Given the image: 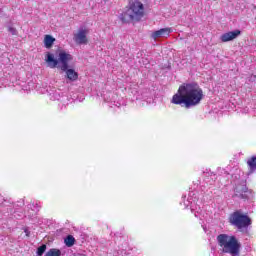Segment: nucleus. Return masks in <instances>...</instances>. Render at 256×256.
Returning <instances> with one entry per match:
<instances>
[{
    "label": "nucleus",
    "instance_id": "nucleus-8",
    "mask_svg": "<svg viewBox=\"0 0 256 256\" xmlns=\"http://www.w3.org/2000/svg\"><path fill=\"white\" fill-rule=\"evenodd\" d=\"M241 35L240 30H234L230 32H226L220 36V41L222 43H229V41H233V39H237Z\"/></svg>",
    "mask_w": 256,
    "mask_h": 256
},
{
    "label": "nucleus",
    "instance_id": "nucleus-17",
    "mask_svg": "<svg viewBox=\"0 0 256 256\" xmlns=\"http://www.w3.org/2000/svg\"><path fill=\"white\" fill-rule=\"evenodd\" d=\"M248 161H256V156H252L251 158L248 159Z\"/></svg>",
    "mask_w": 256,
    "mask_h": 256
},
{
    "label": "nucleus",
    "instance_id": "nucleus-21",
    "mask_svg": "<svg viewBox=\"0 0 256 256\" xmlns=\"http://www.w3.org/2000/svg\"><path fill=\"white\" fill-rule=\"evenodd\" d=\"M109 96H110V97H113V94L110 93Z\"/></svg>",
    "mask_w": 256,
    "mask_h": 256
},
{
    "label": "nucleus",
    "instance_id": "nucleus-9",
    "mask_svg": "<svg viewBox=\"0 0 256 256\" xmlns=\"http://www.w3.org/2000/svg\"><path fill=\"white\" fill-rule=\"evenodd\" d=\"M173 33V29L171 28H162L152 33V39H161V37H169Z\"/></svg>",
    "mask_w": 256,
    "mask_h": 256
},
{
    "label": "nucleus",
    "instance_id": "nucleus-19",
    "mask_svg": "<svg viewBox=\"0 0 256 256\" xmlns=\"http://www.w3.org/2000/svg\"><path fill=\"white\" fill-rule=\"evenodd\" d=\"M26 236L29 237V232H27V230H25Z\"/></svg>",
    "mask_w": 256,
    "mask_h": 256
},
{
    "label": "nucleus",
    "instance_id": "nucleus-15",
    "mask_svg": "<svg viewBox=\"0 0 256 256\" xmlns=\"http://www.w3.org/2000/svg\"><path fill=\"white\" fill-rule=\"evenodd\" d=\"M105 101L109 103V107H121V103L119 102L111 101V100H108L107 98H105Z\"/></svg>",
    "mask_w": 256,
    "mask_h": 256
},
{
    "label": "nucleus",
    "instance_id": "nucleus-2",
    "mask_svg": "<svg viewBox=\"0 0 256 256\" xmlns=\"http://www.w3.org/2000/svg\"><path fill=\"white\" fill-rule=\"evenodd\" d=\"M71 59H73L71 54L65 51H60L58 53V59H55V54L48 52L45 61L50 69H56L57 67L61 69V71L66 72V77L69 81H77V79H79V74L75 70L69 69V61H71Z\"/></svg>",
    "mask_w": 256,
    "mask_h": 256
},
{
    "label": "nucleus",
    "instance_id": "nucleus-5",
    "mask_svg": "<svg viewBox=\"0 0 256 256\" xmlns=\"http://www.w3.org/2000/svg\"><path fill=\"white\" fill-rule=\"evenodd\" d=\"M229 223L236 227V229L239 231H243V229H249L253 221L251 220V217L247 215V213H243V210H236L230 214Z\"/></svg>",
    "mask_w": 256,
    "mask_h": 256
},
{
    "label": "nucleus",
    "instance_id": "nucleus-11",
    "mask_svg": "<svg viewBox=\"0 0 256 256\" xmlns=\"http://www.w3.org/2000/svg\"><path fill=\"white\" fill-rule=\"evenodd\" d=\"M64 243H65L66 247H73V245H75V237H73V235H68L64 239Z\"/></svg>",
    "mask_w": 256,
    "mask_h": 256
},
{
    "label": "nucleus",
    "instance_id": "nucleus-14",
    "mask_svg": "<svg viewBox=\"0 0 256 256\" xmlns=\"http://www.w3.org/2000/svg\"><path fill=\"white\" fill-rule=\"evenodd\" d=\"M45 251H47V245L43 244L40 247H38L37 255L43 256V253H45Z\"/></svg>",
    "mask_w": 256,
    "mask_h": 256
},
{
    "label": "nucleus",
    "instance_id": "nucleus-1",
    "mask_svg": "<svg viewBox=\"0 0 256 256\" xmlns=\"http://www.w3.org/2000/svg\"><path fill=\"white\" fill-rule=\"evenodd\" d=\"M205 94L199 84L195 82L182 84L177 93L173 95L171 103L173 105H184L186 109L197 107L203 101Z\"/></svg>",
    "mask_w": 256,
    "mask_h": 256
},
{
    "label": "nucleus",
    "instance_id": "nucleus-6",
    "mask_svg": "<svg viewBox=\"0 0 256 256\" xmlns=\"http://www.w3.org/2000/svg\"><path fill=\"white\" fill-rule=\"evenodd\" d=\"M89 30L85 27H80L77 33H74L73 40L77 45H87L89 40L87 39V35Z\"/></svg>",
    "mask_w": 256,
    "mask_h": 256
},
{
    "label": "nucleus",
    "instance_id": "nucleus-12",
    "mask_svg": "<svg viewBox=\"0 0 256 256\" xmlns=\"http://www.w3.org/2000/svg\"><path fill=\"white\" fill-rule=\"evenodd\" d=\"M45 256H61V250L52 248L45 254Z\"/></svg>",
    "mask_w": 256,
    "mask_h": 256
},
{
    "label": "nucleus",
    "instance_id": "nucleus-18",
    "mask_svg": "<svg viewBox=\"0 0 256 256\" xmlns=\"http://www.w3.org/2000/svg\"><path fill=\"white\" fill-rule=\"evenodd\" d=\"M10 31H11L12 35H15V29L10 28Z\"/></svg>",
    "mask_w": 256,
    "mask_h": 256
},
{
    "label": "nucleus",
    "instance_id": "nucleus-16",
    "mask_svg": "<svg viewBox=\"0 0 256 256\" xmlns=\"http://www.w3.org/2000/svg\"><path fill=\"white\" fill-rule=\"evenodd\" d=\"M240 197H241V199H249V196H247V194H244V195L241 194Z\"/></svg>",
    "mask_w": 256,
    "mask_h": 256
},
{
    "label": "nucleus",
    "instance_id": "nucleus-3",
    "mask_svg": "<svg viewBox=\"0 0 256 256\" xmlns=\"http://www.w3.org/2000/svg\"><path fill=\"white\" fill-rule=\"evenodd\" d=\"M217 243L222 251L231 256L241 255V242L235 236H229L228 234H220L216 238Z\"/></svg>",
    "mask_w": 256,
    "mask_h": 256
},
{
    "label": "nucleus",
    "instance_id": "nucleus-4",
    "mask_svg": "<svg viewBox=\"0 0 256 256\" xmlns=\"http://www.w3.org/2000/svg\"><path fill=\"white\" fill-rule=\"evenodd\" d=\"M143 15H145V5L139 0H130L127 10L119 15V19L122 23H131V21H141Z\"/></svg>",
    "mask_w": 256,
    "mask_h": 256
},
{
    "label": "nucleus",
    "instance_id": "nucleus-13",
    "mask_svg": "<svg viewBox=\"0 0 256 256\" xmlns=\"http://www.w3.org/2000/svg\"><path fill=\"white\" fill-rule=\"evenodd\" d=\"M249 173L256 171V161H248Z\"/></svg>",
    "mask_w": 256,
    "mask_h": 256
},
{
    "label": "nucleus",
    "instance_id": "nucleus-7",
    "mask_svg": "<svg viewBox=\"0 0 256 256\" xmlns=\"http://www.w3.org/2000/svg\"><path fill=\"white\" fill-rule=\"evenodd\" d=\"M48 95L51 101H60L61 103H63V105H65V103H67L68 101L67 96L63 94L61 89L50 88L48 90Z\"/></svg>",
    "mask_w": 256,
    "mask_h": 256
},
{
    "label": "nucleus",
    "instance_id": "nucleus-10",
    "mask_svg": "<svg viewBox=\"0 0 256 256\" xmlns=\"http://www.w3.org/2000/svg\"><path fill=\"white\" fill-rule=\"evenodd\" d=\"M53 43H55V38L51 35H46L44 38V45L46 49H51V47H53Z\"/></svg>",
    "mask_w": 256,
    "mask_h": 256
},
{
    "label": "nucleus",
    "instance_id": "nucleus-20",
    "mask_svg": "<svg viewBox=\"0 0 256 256\" xmlns=\"http://www.w3.org/2000/svg\"><path fill=\"white\" fill-rule=\"evenodd\" d=\"M78 256H87V255H85V254H78Z\"/></svg>",
    "mask_w": 256,
    "mask_h": 256
}]
</instances>
